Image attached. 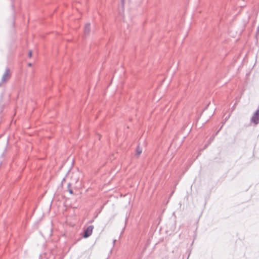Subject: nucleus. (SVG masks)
I'll return each mask as SVG.
<instances>
[{
    "instance_id": "nucleus-1",
    "label": "nucleus",
    "mask_w": 259,
    "mask_h": 259,
    "mask_svg": "<svg viewBox=\"0 0 259 259\" xmlns=\"http://www.w3.org/2000/svg\"><path fill=\"white\" fill-rule=\"evenodd\" d=\"M250 122L253 123L255 125L259 123V110H257L253 114L250 119Z\"/></svg>"
},
{
    "instance_id": "nucleus-2",
    "label": "nucleus",
    "mask_w": 259,
    "mask_h": 259,
    "mask_svg": "<svg viewBox=\"0 0 259 259\" xmlns=\"http://www.w3.org/2000/svg\"><path fill=\"white\" fill-rule=\"evenodd\" d=\"M94 229L93 226H89L87 227V228L84 231L83 233V237L88 238L90 236L93 232V230Z\"/></svg>"
},
{
    "instance_id": "nucleus-3",
    "label": "nucleus",
    "mask_w": 259,
    "mask_h": 259,
    "mask_svg": "<svg viewBox=\"0 0 259 259\" xmlns=\"http://www.w3.org/2000/svg\"><path fill=\"white\" fill-rule=\"evenodd\" d=\"M10 78V70L9 68H6L4 74L2 78V82H5L8 81Z\"/></svg>"
},
{
    "instance_id": "nucleus-4",
    "label": "nucleus",
    "mask_w": 259,
    "mask_h": 259,
    "mask_svg": "<svg viewBox=\"0 0 259 259\" xmlns=\"http://www.w3.org/2000/svg\"><path fill=\"white\" fill-rule=\"evenodd\" d=\"M90 23H87L85 27H84V33L85 35L89 34L90 31Z\"/></svg>"
},
{
    "instance_id": "nucleus-5",
    "label": "nucleus",
    "mask_w": 259,
    "mask_h": 259,
    "mask_svg": "<svg viewBox=\"0 0 259 259\" xmlns=\"http://www.w3.org/2000/svg\"><path fill=\"white\" fill-rule=\"evenodd\" d=\"M68 190L70 194H73V192L72 190L71 189V184L70 183H68L67 185Z\"/></svg>"
},
{
    "instance_id": "nucleus-6",
    "label": "nucleus",
    "mask_w": 259,
    "mask_h": 259,
    "mask_svg": "<svg viewBox=\"0 0 259 259\" xmlns=\"http://www.w3.org/2000/svg\"><path fill=\"white\" fill-rule=\"evenodd\" d=\"M142 150L141 148H140L139 147H138L137 148V150H136V152H137V155L138 156L140 155V154L142 153Z\"/></svg>"
},
{
    "instance_id": "nucleus-7",
    "label": "nucleus",
    "mask_w": 259,
    "mask_h": 259,
    "mask_svg": "<svg viewBox=\"0 0 259 259\" xmlns=\"http://www.w3.org/2000/svg\"><path fill=\"white\" fill-rule=\"evenodd\" d=\"M28 56H29V57L30 58V57H31V56H32V52H31V51H30L29 52Z\"/></svg>"
},
{
    "instance_id": "nucleus-8",
    "label": "nucleus",
    "mask_w": 259,
    "mask_h": 259,
    "mask_svg": "<svg viewBox=\"0 0 259 259\" xmlns=\"http://www.w3.org/2000/svg\"><path fill=\"white\" fill-rule=\"evenodd\" d=\"M220 130H221V128H220V129H219V130L217 131V132L215 134V135H214V136H216V135L218 134V133H219V132L220 131Z\"/></svg>"
},
{
    "instance_id": "nucleus-9",
    "label": "nucleus",
    "mask_w": 259,
    "mask_h": 259,
    "mask_svg": "<svg viewBox=\"0 0 259 259\" xmlns=\"http://www.w3.org/2000/svg\"><path fill=\"white\" fill-rule=\"evenodd\" d=\"M124 1V0H121V2H122V6L123 5Z\"/></svg>"
},
{
    "instance_id": "nucleus-10",
    "label": "nucleus",
    "mask_w": 259,
    "mask_h": 259,
    "mask_svg": "<svg viewBox=\"0 0 259 259\" xmlns=\"http://www.w3.org/2000/svg\"><path fill=\"white\" fill-rule=\"evenodd\" d=\"M28 66H32V64H31V63H29V64H28Z\"/></svg>"
},
{
    "instance_id": "nucleus-11",
    "label": "nucleus",
    "mask_w": 259,
    "mask_h": 259,
    "mask_svg": "<svg viewBox=\"0 0 259 259\" xmlns=\"http://www.w3.org/2000/svg\"><path fill=\"white\" fill-rule=\"evenodd\" d=\"M115 241H116V240H114V241H113V243L114 244L115 243Z\"/></svg>"
},
{
    "instance_id": "nucleus-12",
    "label": "nucleus",
    "mask_w": 259,
    "mask_h": 259,
    "mask_svg": "<svg viewBox=\"0 0 259 259\" xmlns=\"http://www.w3.org/2000/svg\"><path fill=\"white\" fill-rule=\"evenodd\" d=\"M2 86V83H0V87Z\"/></svg>"
}]
</instances>
